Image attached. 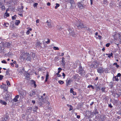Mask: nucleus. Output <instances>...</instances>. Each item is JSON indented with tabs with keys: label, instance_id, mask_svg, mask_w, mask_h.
<instances>
[{
	"label": "nucleus",
	"instance_id": "1",
	"mask_svg": "<svg viewBox=\"0 0 121 121\" xmlns=\"http://www.w3.org/2000/svg\"><path fill=\"white\" fill-rule=\"evenodd\" d=\"M74 24H75L78 28H84L85 30H88L89 28L83 25V23L80 20H76Z\"/></svg>",
	"mask_w": 121,
	"mask_h": 121
},
{
	"label": "nucleus",
	"instance_id": "2",
	"mask_svg": "<svg viewBox=\"0 0 121 121\" xmlns=\"http://www.w3.org/2000/svg\"><path fill=\"white\" fill-rule=\"evenodd\" d=\"M78 73L81 75L83 76L85 74V72L84 70V69L82 68L81 65H80L79 68Z\"/></svg>",
	"mask_w": 121,
	"mask_h": 121
},
{
	"label": "nucleus",
	"instance_id": "3",
	"mask_svg": "<svg viewBox=\"0 0 121 121\" xmlns=\"http://www.w3.org/2000/svg\"><path fill=\"white\" fill-rule=\"evenodd\" d=\"M11 93H9L8 94H7L4 97V99L7 102H9L10 99L11 98Z\"/></svg>",
	"mask_w": 121,
	"mask_h": 121
},
{
	"label": "nucleus",
	"instance_id": "4",
	"mask_svg": "<svg viewBox=\"0 0 121 121\" xmlns=\"http://www.w3.org/2000/svg\"><path fill=\"white\" fill-rule=\"evenodd\" d=\"M19 93L20 94V98L22 99L24 98L26 94L25 91L23 90L19 91Z\"/></svg>",
	"mask_w": 121,
	"mask_h": 121
},
{
	"label": "nucleus",
	"instance_id": "5",
	"mask_svg": "<svg viewBox=\"0 0 121 121\" xmlns=\"http://www.w3.org/2000/svg\"><path fill=\"white\" fill-rule=\"evenodd\" d=\"M24 56H25L26 57V60L27 61H31V59L30 54L28 53H25V52H24Z\"/></svg>",
	"mask_w": 121,
	"mask_h": 121
},
{
	"label": "nucleus",
	"instance_id": "6",
	"mask_svg": "<svg viewBox=\"0 0 121 121\" xmlns=\"http://www.w3.org/2000/svg\"><path fill=\"white\" fill-rule=\"evenodd\" d=\"M9 119V117L7 114H5L3 117L1 119V121H8Z\"/></svg>",
	"mask_w": 121,
	"mask_h": 121
},
{
	"label": "nucleus",
	"instance_id": "7",
	"mask_svg": "<svg viewBox=\"0 0 121 121\" xmlns=\"http://www.w3.org/2000/svg\"><path fill=\"white\" fill-rule=\"evenodd\" d=\"M40 97H39L40 99L38 101V103L40 106H42L43 104V102H44V99L43 98V96H41Z\"/></svg>",
	"mask_w": 121,
	"mask_h": 121
},
{
	"label": "nucleus",
	"instance_id": "8",
	"mask_svg": "<svg viewBox=\"0 0 121 121\" xmlns=\"http://www.w3.org/2000/svg\"><path fill=\"white\" fill-rule=\"evenodd\" d=\"M121 73H118L117 74V75L115 77H114L112 79L113 81H116L118 82L119 80V79L118 78H120V77Z\"/></svg>",
	"mask_w": 121,
	"mask_h": 121
},
{
	"label": "nucleus",
	"instance_id": "9",
	"mask_svg": "<svg viewBox=\"0 0 121 121\" xmlns=\"http://www.w3.org/2000/svg\"><path fill=\"white\" fill-rule=\"evenodd\" d=\"M68 30L69 31L70 35H72L73 37L75 36V34L73 30H71L70 28H69L68 29Z\"/></svg>",
	"mask_w": 121,
	"mask_h": 121
},
{
	"label": "nucleus",
	"instance_id": "10",
	"mask_svg": "<svg viewBox=\"0 0 121 121\" xmlns=\"http://www.w3.org/2000/svg\"><path fill=\"white\" fill-rule=\"evenodd\" d=\"M97 70L98 72L100 73H103L104 71L103 68L101 67H100L97 68Z\"/></svg>",
	"mask_w": 121,
	"mask_h": 121
},
{
	"label": "nucleus",
	"instance_id": "11",
	"mask_svg": "<svg viewBox=\"0 0 121 121\" xmlns=\"http://www.w3.org/2000/svg\"><path fill=\"white\" fill-rule=\"evenodd\" d=\"M24 75L26 79L27 80H28L30 79V74L28 73H25Z\"/></svg>",
	"mask_w": 121,
	"mask_h": 121
},
{
	"label": "nucleus",
	"instance_id": "12",
	"mask_svg": "<svg viewBox=\"0 0 121 121\" xmlns=\"http://www.w3.org/2000/svg\"><path fill=\"white\" fill-rule=\"evenodd\" d=\"M32 109L33 111L35 112H37V110L38 109V107L36 106H32Z\"/></svg>",
	"mask_w": 121,
	"mask_h": 121
},
{
	"label": "nucleus",
	"instance_id": "13",
	"mask_svg": "<svg viewBox=\"0 0 121 121\" xmlns=\"http://www.w3.org/2000/svg\"><path fill=\"white\" fill-rule=\"evenodd\" d=\"M24 52H23L22 53V56H20V58L21 60L22 61H23L24 60H25L26 59V57H24V56H24Z\"/></svg>",
	"mask_w": 121,
	"mask_h": 121
},
{
	"label": "nucleus",
	"instance_id": "14",
	"mask_svg": "<svg viewBox=\"0 0 121 121\" xmlns=\"http://www.w3.org/2000/svg\"><path fill=\"white\" fill-rule=\"evenodd\" d=\"M4 42L0 43V51L4 49Z\"/></svg>",
	"mask_w": 121,
	"mask_h": 121
},
{
	"label": "nucleus",
	"instance_id": "15",
	"mask_svg": "<svg viewBox=\"0 0 121 121\" xmlns=\"http://www.w3.org/2000/svg\"><path fill=\"white\" fill-rule=\"evenodd\" d=\"M46 23L48 24V26L50 28H51L52 27L51 25V21L50 20L47 21Z\"/></svg>",
	"mask_w": 121,
	"mask_h": 121
},
{
	"label": "nucleus",
	"instance_id": "16",
	"mask_svg": "<svg viewBox=\"0 0 121 121\" xmlns=\"http://www.w3.org/2000/svg\"><path fill=\"white\" fill-rule=\"evenodd\" d=\"M77 4L78 7L80 8L81 7H83V4L82 2H79L77 3Z\"/></svg>",
	"mask_w": 121,
	"mask_h": 121
},
{
	"label": "nucleus",
	"instance_id": "17",
	"mask_svg": "<svg viewBox=\"0 0 121 121\" xmlns=\"http://www.w3.org/2000/svg\"><path fill=\"white\" fill-rule=\"evenodd\" d=\"M32 109V107H28L26 110V112H30V113Z\"/></svg>",
	"mask_w": 121,
	"mask_h": 121
},
{
	"label": "nucleus",
	"instance_id": "18",
	"mask_svg": "<svg viewBox=\"0 0 121 121\" xmlns=\"http://www.w3.org/2000/svg\"><path fill=\"white\" fill-rule=\"evenodd\" d=\"M35 94L36 92L35 91H32L30 92L29 95L30 96L32 97V96L35 95Z\"/></svg>",
	"mask_w": 121,
	"mask_h": 121
},
{
	"label": "nucleus",
	"instance_id": "19",
	"mask_svg": "<svg viewBox=\"0 0 121 121\" xmlns=\"http://www.w3.org/2000/svg\"><path fill=\"white\" fill-rule=\"evenodd\" d=\"M106 118H107L106 117V116L105 115H103L101 116L100 117L101 119V120H102V121H103L104 120H106Z\"/></svg>",
	"mask_w": 121,
	"mask_h": 121
},
{
	"label": "nucleus",
	"instance_id": "20",
	"mask_svg": "<svg viewBox=\"0 0 121 121\" xmlns=\"http://www.w3.org/2000/svg\"><path fill=\"white\" fill-rule=\"evenodd\" d=\"M106 55H108V57H109L110 58H111V56H112V57H113V54L112 53H111V54H106Z\"/></svg>",
	"mask_w": 121,
	"mask_h": 121
},
{
	"label": "nucleus",
	"instance_id": "21",
	"mask_svg": "<svg viewBox=\"0 0 121 121\" xmlns=\"http://www.w3.org/2000/svg\"><path fill=\"white\" fill-rule=\"evenodd\" d=\"M31 55L33 59L34 60H35V59H36V57H35V54L33 52L31 53L30 54Z\"/></svg>",
	"mask_w": 121,
	"mask_h": 121
},
{
	"label": "nucleus",
	"instance_id": "22",
	"mask_svg": "<svg viewBox=\"0 0 121 121\" xmlns=\"http://www.w3.org/2000/svg\"><path fill=\"white\" fill-rule=\"evenodd\" d=\"M94 67L95 68H97L98 67V64L97 61H95V62L94 63Z\"/></svg>",
	"mask_w": 121,
	"mask_h": 121
},
{
	"label": "nucleus",
	"instance_id": "23",
	"mask_svg": "<svg viewBox=\"0 0 121 121\" xmlns=\"http://www.w3.org/2000/svg\"><path fill=\"white\" fill-rule=\"evenodd\" d=\"M69 3L71 4V7L72 6L73 4H75L74 0H70Z\"/></svg>",
	"mask_w": 121,
	"mask_h": 121
},
{
	"label": "nucleus",
	"instance_id": "24",
	"mask_svg": "<svg viewBox=\"0 0 121 121\" xmlns=\"http://www.w3.org/2000/svg\"><path fill=\"white\" fill-rule=\"evenodd\" d=\"M0 103L1 104H2L3 105H6L7 104L6 102H5L4 101H3L2 100H0Z\"/></svg>",
	"mask_w": 121,
	"mask_h": 121
},
{
	"label": "nucleus",
	"instance_id": "25",
	"mask_svg": "<svg viewBox=\"0 0 121 121\" xmlns=\"http://www.w3.org/2000/svg\"><path fill=\"white\" fill-rule=\"evenodd\" d=\"M0 8L3 11L5 10V7L4 4L2 5Z\"/></svg>",
	"mask_w": 121,
	"mask_h": 121
},
{
	"label": "nucleus",
	"instance_id": "26",
	"mask_svg": "<svg viewBox=\"0 0 121 121\" xmlns=\"http://www.w3.org/2000/svg\"><path fill=\"white\" fill-rule=\"evenodd\" d=\"M95 86H94L95 88L96 89L98 90V89H99L100 87L98 85H96L95 84H94Z\"/></svg>",
	"mask_w": 121,
	"mask_h": 121
},
{
	"label": "nucleus",
	"instance_id": "27",
	"mask_svg": "<svg viewBox=\"0 0 121 121\" xmlns=\"http://www.w3.org/2000/svg\"><path fill=\"white\" fill-rule=\"evenodd\" d=\"M5 45L7 47L9 48L10 47L11 45V44L8 42H6L5 43Z\"/></svg>",
	"mask_w": 121,
	"mask_h": 121
},
{
	"label": "nucleus",
	"instance_id": "28",
	"mask_svg": "<svg viewBox=\"0 0 121 121\" xmlns=\"http://www.w3.org/2000/svg\"><path fill=\"white\" fill-rule=\"evenodd\" d=\"M71 82V80H68L66 81V85L68 86L69 84H70Z\"/></svg>",
	"mask_w": 121,
	"mask_h": 121
},
{
	"label": "nucleus",
	"instance_id": "29",
	"mask_svg": "<svg viewBox=\"0 0 121 121\" xmlns=\"http://www.w3.org/2000/svg\"><path fill=\"white\" fill-rule=\"evenodd\" d=\"M31 81V82L33 83V84H34V86L35 87H36V84L35 81L33 80H32Z\"/></svg>",
	"mask_w": 121,
	"mask_h": 121
},
{
	"label": "nucleus",
	"instance_id": "30",
	"mask_svg": "<svg viewBox=\"0 0 121 121\" xmlns=\"http://www.w3.org/2000/svg\"><path fill=\"white\" fill-rule=\"evenodd\" d=\"M90 87H91L93 89H95V87L94 86H93L92 85H89L87 87L88 88H90Z\"/></svg>",
	"mask_w": 121,
	"mask_h": 121
},
{
	"label": "nucleus",
	"instance_id": "31",
	"mask_svg": "<svg viewBox=\"0 0 121 121\" xmlns=\"http://www.w3.org/2000/svg\"><path fill=\"white\" fill-rule=\"evenodd\" d=\"M16 21L17 22H15V24L16 25L18 26V25L20 23V20H17Z\"/></svg>",
	"mask_w": 121,
	"mask_h": 121
},
{
	"label": "nucleus",
	"instance_id": "32",
	"mask_svg": "<svg viewBox=\"0 0 121 121\" xmlns=\"http://www.w3.org/2000/svg\"><path fill=\"white\" fill-rule=\"evenodd\" d=\"M61 62H62L61 64L62 65L64 66L65 64V60H62L61 61Z\"/></svg>",
	"mask_w": 121,
	"mask_h": 121
},
{
	"label": "nucleus",
	"instance_id": "33",
	"mask_svg": "<svg viewBox=\"0 0 121 121\" xmlns=\"http://www.w3.org/2000/svg\"><path fill=\"white\" fill-rule=\"evenodd\" d=\"M94 111V114L95 115L98 114V111H97V109L96 108H95Z\"/></svg>",
	"mask_w": 121,
	"mask_h": 121
},
{
	"label": "nucleus",
	"instance_id": "34",
	"mask_svg": "<svg viewBox=\"0 0 121 121\" xmlns=\"http://www.w3.org/2000/svg\"><path fill=\"white\" fill-rule=\"evenodd\" d=\"M78 76V74H76L75 75L73 76V78L75 79H77Z\"/></svg>",
	"mask_w": 121,
	"mask_h": 121
},
{
	"label": "nucleus",
	"instance_id": "35",
	"mask_svg": "<svg viewBox=\"0 0 121 121\" xmlns=\"http://www.w3.org/2000/svg\"><path fill=\"white\" fill-rule=\"evenodd\" d=\"M18 11H19V12L20 13H22L23 11V9H22L21 8H19L18 9Z\"/></svg>",
	"mask_w": 121,
	"mask_h": 121
},
{
	"label": "nucleus",
	"instance_id": "36",
	"mask_svg": "<svg viewBox=\"0 0 121 121\" xmlns=\"http://www.w3.org/2000/svg\"><path fill=\"white\" fill-rule=\"evenodd\" d=\"M117 36V37H120V35L118 34H115V35L114 36V38L115 39V37ZM120 39V38H119V39Z\"/></svg>",
	"mask_w": 121,
	"mask_h": 121
},
{
	"label": "nucleus",
	"instance_id": "37",
	"mask_svg": "<svg viewBox=\"0 0 121 121\" xmlns=\"http://www.w3.org/2000/svg\"><path fill=\"white\" fill-rule=\"evenodd\" d=\"M56 27L59 30H62V28L60 26H56Z\"/></svg>",
	"mask_w": 121,
	"mask_h": 121
},
{
	"label": "nucleus",
	"instance_id": "38",
	"mask_svg": "<svg viewBox=\"0 0 121 121\" xmlns=\"http://www.w3.org/2000/svg\"><path fill=\"white\" fill-rule=\"evenodd\" d=\"M102 36L100 35H98L96 37V38L97 39H101V38H102Z\"/></svg>",
	"mask_w": 121,
	"mask_h": 121
},
{
	"label": "nucleus",
	"instance_id": "39",
	"mask_svg": "<svg viewBox=\"0 0 121 121\" xmlns=\"http://www.w3.org/2000/svg\"><path fill=\"white\" fill-rule=\"evenodd\" d=\"M56 6L55 7V8L56 9L59 6L60 4L58 3L56 4Z\"/></svg>",
	"mask_w": 121,
	"mask_h": 121
},
{
	"label": "nucleus",
	"instance_id": "40",
	"mask_svg": "<svg viewBox=\"0 0 121 121\" xmlns=\"http://www.w3.org/2000/svg\"><path fill=\"white\" fill-rule=\"evenodd\" d=\"M113 65H116V66L117 68H118L119 66L118 65L117 63H115L113 64Z\"/></svg>",
	"mask_w": 121,
	"mask_h": 121
},
{
	"label": "nucleus",
	"instance_id": "41",
	"mask_svg": "<svg viewBox=\"0 0 121 121\" xmlns=\"http://www.w3.org/2000/svg\"><path fill=\"white\" fill-rule=\"evenodd\" d=\"M58 82L60 84H62L64 83V82L60 80L58 81Z\"/></svg>",
	"mask_w": 121,
	"mask_h": 121
},
{
	"label": "nucleus",
	"instance_id": "42",
	"mask_svg": "<svg viewBox=\"0 0 121 121\" xmlns=\"http://www.w3.org/2000/svg\"><path fill=\"white\" fill-rule=\"evenodd\" d=\"M38 5V3H35L33 4V6L34 8L37 7V6Z\"/></svg>",
	"mask_w": 121,
	"mask_h": 121
},
{
	"label": "nucleus",
	"instance_id": "43",
	"mask_svg": "<svg viewBox=\"0 0 121 121\" xmlns=\"http://www.w3.org/2000/svg\"><path fill=\"white\" fill-rule=\"evenodd\" d=\"M9 24L8 23H4V25L6 27H8L9 26Z\"/></svg>",
	"mask_w": 121,
	"mask_h": 121
},
{
	"label": "nucleus",
	"instance_id": "44",
	"mask_svg": "<svg viewBox=\"0 0 121 121\" xmlns=\"http://www.w3.org/2000/svg\"><path fill=\"white\" fill-rule=\"evenodd\" d=\"M16 17L17 16L16 15H14V16L12 17V19L13 20L15 19H16Z\"/></svg>",
	"mask_w": 121,
	"mask_h": 121
},
{
	"label": "nucleus",
	"instance_id": "45",
	"mask_svg": "<svg viewBox=\"0 0 121 121\" xmlns=\"http://www.w3.org/2000/svg\"><path fill=\"white\" fill-rule=\"evenodd\" d=\"M69 107H70V108H69V111H70V110H73V107L71 105H70Z\"/></svg>",
	"mask_w": 121,
	"mask_h": 121
},
{
	"label": "nucleus",
	"instance_id": "46",
	"mask_svg": "<svg viewBox=\"0 0 121 121\" xmlns=\"http://www.w3.org/2000/svg\"><path fill=\"white\" fill-rule=\"evenodd\" d=\"M6 83H7V85L8 86H9L10 85V83L9 82V81H6Z\"/></svg>",
	"mask_w": 121,
	"mask_h": 121
},
{
	"label": "nucleus",
	"instance_id": "47",
	"mask_svg": "<svg viewBox=\"0 0 121 121\" xmlns=\"http://www.w3.org/2000/svg\"><path fill=\"white\" fill-rule=\"evenodd\" d=\"M5 16H6L7 17H9V14L7 12L5 13Z\"/></svg>",
	"mask_w": 121,
	"mask_h": 121
},
{
	"label": "nucleus",
	"instance_id": "48",
	"mask_svg": "<svg viewBox=\"0 0 121 121\" xmlns=\"http://www.w3.org/2000/svg\"><path fill=\"white\" fill-rule=\"evenodd\" d=\"M116 94L118 96V97H119V96L121 95V93L120 92L118 93H116Z\"/></svg>",
	"mask_w": 121,
	"mask_h": 121
},
{
	"label": "nucleus",
	"instance_id": "49",
	"mask_svg": "<svg viewBox=\"0 0 121 121\" xmlns=\"http://www.w3.org/2000/svg\"><path fill=\"white\" fill-rule=\"evenodd\" d=\"M1 62L3 63L7 64V62L4 60H3L1 61Z\"/></svg>",
	"mask_w": 121,
	"mask_h": 121
},
{
	"label": "nucleus",
	"instance_id": "50",
	"mask_svg": "<svg viewBox=\"0 0 121 121\" xmlns=\"http://www.w3.org/2000/svg\"><path fill=\"white\" fill-rule=\"evenodd\" d=\"M3 76L0 75V80H1L3 79Z\"/></svg>",
	"mask_w": 121,
	"mask_h": 121
},
{
	"label": "nucleus",
	"instance_id": "51",
	"mask_svg": "<svg viewBox=\"0 0 121 121\" xmlns=\"http://www.w3.org/2000/svg\"><path fill=\"white\" fill-rule=\"evenodd\" d=\"M53 48L55 50H58L59 49L58 48L56 47H54Z\"/></svg>",
	"mask_w": 121,
	"mask_h": 121
},
{
	"label": "nucleus",
	"instance_id": "52",
	"mask_svg": "<svg viewBox=\"0 0 121 121\" xmlns=\"http://www.w3.org/2000/svg\"><path fill=\"white\" fill-rule=\"evenodd\" d=\"M48 40L47 41L45 42L46 43H47V44L49 43H50V40L49 39H48Z\"/></svg>",
	"mask_w": 121,
	"mask_h": 121
},
{
	"label": "nucleus",
	"instance_id": "53",
	"mask_svg": "<svg viewBox=\"0 0 121 121\" xmlns=\"http://www.w3.org/2000/svg\"><path fill=\"white\" fill-rule=\"evenodd\" d=\"M110 45V43H107L106 44V46L107 47H108Z\"/></svg>",
	"mask_w": 121,
	"mask_h": 121
},
{
	"label": "nucleus",
	"instance_id": "54",
	"mask_svg": "<svg viewBox=\"0 0 121 121\" xmlns=\"http://www.w3.org/2000/svg\"><path fill=\"white\" fill-rule=\"evenodd\" d=\"M13 100L15 102H16L18 101L17 99L15 97L13 99Z\"/></svg>",
	"mask_w": 121,
	"mask_h": 121
},
{
	"label": "nucleus",
	"instance_id": "55",
	"mask_svg": "<svg viewBox=\"0 0 121 121\" xmlns=\"http://www.w3.org/2000/svg\"><path fill=\"white\" fill-rule=\"evenodd\" d=\"M9 72H8V71H6V74L7 75H9Z\"/></svg>",
	"mask_w": 121,
	"mask_h": 121
},
{
	"label": "nucleus",
	"instance_id": "56",
	"mask_svg": "<svg viewBox=\"0 0 121 121\" xmlns=\"http://www.w3.org/2000/svg\"><path fill=\"white\" fill-rule=\"evenodd\" d=\"M48 77L49 75L47 73L46 76V79H48Z\"/></svg>",
	"mask_w": 121,
	"mask_h": 121
},
{
	"label": "nucleus",
	"instance_id": "57",
	"mask_svg": "<svg viewBox=\"0 0 121 121\" xmlns=\"http://www.w3.org/2000/svg\"><path fill=\"white\" fill-rule=\"evenodd\" d=\"M86 1H87V0H83V3H84L85 4H87V3L86 2Z\"/></svg>",
	"mask_w": 121,
	"mask_h": 121
},
{
	"label": "nucleus",
	"instance_id": "58",
	"mask_svg": "<svg viewBox=\"0 0 121 121\" xmlns=\"http://www.w3.org/2000/svg\"><path fill=\"white\" fill-rule=\"evenodd\" d=\"M103 3L104 4H107V1L106 0H104L103 1Z\"/></svg>",
	"mask_w": 121,
	"mask_h": 121
},
{
	"label": "nucleus",
	"instance_id": "59",
	"mask_svg": "<svg viewBox=\"0 0 121 121\" xmlns=\"http://www.w3.org/2000/svg\"><path fill=\"white\" fill-rule=\"evenodd\" d=\"M41 44L40 42H39L38 43H37V45L38 46H41Z\"/></svg>",
	"mask_w": 121,
	"mask_h": 121
},
{
	"label": "nucleus",
	"instance_id": "60",
	"mask_svg": "<svg viewBox=\"0 0 121 121\" xmlns=\"http://www.w3.org/2000/svg\"><path fill=\"white\" fill-rule=\"evenodd\" d=\"M73 92V89H72V88L70 90V92L71 93H72Z\"/></svg>",
	"mask_w": 121,
	"mask_h": 121
},
{
	"label": "nucleus",
	"instance_id": "61",
	"mask_svg": "<svg viewBox=\"0 0 121 121\" xmlns=\"http://www.w3.org/2000/svg\"><path fill=\"white\" fill-rule=\"evenodd\" d=\"M101 90L102 91V92H104L105 91V88H102L101 89Z\"/></svg>",
	"mask_w": 121,
	"mask_h": 121
},
{
	"label": "nucleus",
	"instance_id": "62",
	"mask_svg": "<svg viewBox=\"0 0 121 121\" xmlns=\"http://www.w3.org/2000/svg\"><path fill=\"white\" fill-rule=\"evenodd\" d=\"M108 106L110 108H112V106L111 105V104H109Z\"/></svg>",
	"mask_w": 121,
	"mask_h": 121
},
{
	"label": "nucleus",
	"instance_id": "63",
	"mask_svg": "<svg viewBox=\"0 0 121 121\" xmlns=\"http://www.w3.org/2000/svg\"><path fill=\"white\" fill-rule=\"evenodd\" d=\"M30 33V31L29 30H28L26 32V34L27 35H28Z\"/></svg>",
	"mask_w": 121,
	"mask_h": 121
},
{
	"label": "nucleus",
	"instance_id": "64",
	"mask_svg": "<svg viewBox=\"0 0 121 121\" xmlns=\"http://www.w3.org/2000/svg\"><path fill=\"white\" fill-rule=\"evenodd\" d=\"M10 65L12 67L14 66V64H13V63H10Z\"/></svg>",
	"mask_w": 121,
	"mask_h": 121
}]
</instances>
